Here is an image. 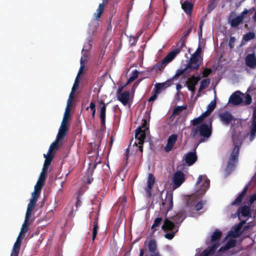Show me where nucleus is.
<instances>
[{
	"mask_svg": "<svg viewBox=\"0 0 256 256\" xmlns=\"http://www.w3.org/2000/svg\"><path fill=\"white\" fill-rule=\"evenodd\" d=\"M212 118H209L206 122L193 128L192 130L190 136L192 138H200V142H203L208 139L212 134Z\"/></svg>",
	"mask_w": 256,
	"mask_h": 256,
	"instance_id": "f257e3e1",
	"label": "nucleus"
},
{
	"mask_svg": "<svg viewBox=\"0 0 256 256\" xmlns=\"http://www.w3.org/2000/svg\"><path fill=\"white\" fill-rule=\"evenodd\" d=\"M202 62V57H198L192 54L186 66L184 68L178 70L174 78H178L182 74L186 75L192 72L197 71L200 68Z\"/></svg>",
	"mask_w": 256,
	"mask_h": 256,
	"instance_id": "f03ea898",
	"label": "nucleus"
},
{
	"mask_svg": "<svg viewBox=\"0 0 256 256\" xmlns=\"http://www.w3.org/2000/svg\"><path fill=\"white\" fill-rule=\"evenodd\" d=\"M250 12H251V10H248L247 9H245L240 15L236 17H234L236 15L235 12H232L228 16V22L232 28L237 27L240 24H242L244 18H250Z\"/></svg>",
	"mask_w": 256,
	"mask_h": 256,
	"instance_id": "7ed1b4c3",
	"label": "nucleus"
},
{
	"mask_svg": "<svg viewBox=\"0 0 256 256\" xmlns=\"http://www.w3.org/2000/svg\"><path fill=\"white\" fill-rule=\"evenodd\" d=\"M178 52V50H172L161 61L154 66L152 70H155L157 74H161L166 66L176 57Z\"/></svg>",
	"mask_w": 256,
	"mask_h": 256,
	"instance_id": "20e7f679",
	"label": "nucleus"
},
{
	"mask_svg": "<svg viewBox=\"0 0 256 256\" xmlns=\"http://www.w3.org/2000/svg\"><path fill=\"white\" fill-rule=\"evenodd\" d=\"M240 150V146L236 145L232 152L226 168V171L228 174L230 173L232 171L234 170L236 167V163L238 161Z\"/></svg>",
	"mask_w": 256,
	"mask_h": 256,
	"instance_id": "39448f33",
	"label": "nucleus"
},
{
	"mask_svg": "<svg viewBox=\"0 0 256 256\" xmlns=\"http://www.w3.org/2000/svg\"><path fill=\"white\" fill-rule=\"evenodd\" d=\"M148 252L144 256H162L158 250L156 242L154 239L150 240L148 244Z\"/></svg>",
	"mask_w": 256,
	"mask_h": 256,
	"instance_id": "423d86ee",
	"label": "nucleus"
},
{
	"mask_svg": "<svg viewBox=\"0 0 256 256\" xmlns=\"http://www.w3.org/2000/svg\"><path fill=\"white\" fill-rule=\"evenodd\" d=\"M89 217L90 220V222H93L94 224L92 236V240L94 241L96 236L98 234V214L96 211L93 210L90 212Z\"/></svg>",
	"mask_w": 256,
	"mask_h": 256,
	"instance_id": "0eeeda50",
	"label": "nucleus"
},
{
	"mask_svg": "<svg viewBox=\"0 0 256 256\" xmlns=\"http://www.w3.org/2000/svg\"><path fill=\"white\" fill-rule=\"evenodd\" d=\"M185 180V176L182 171L176 172L173 176L172 187L174 189L178 188Z\"/></svg>",
	"mask_w": 256,
	"mask_h": 256,
	"instance_id": "6e6552de",
	"label": "nucleus"
},
{
	"mask_svg": "<svg viewBox=\"0 0 256 256\" xmlns=\"http://www.w3.org/2000/svg\"><path fill=\"white\" fill-rule=\"evenodd\" d=\"M108 103H105L103 100H100L99 102L100 105V114L99 117L100 119V124L102 128H106V106Z\"/></svg>",
	"mask_w": 256,
	"mask_h": 256,
	"instance_id": "1a4fd4ad",
	"label": "nucleus"
},
{
	"mask_svg": "<svg viewBox=\"0 0 256 256\" xmlns=\"http://www.w3.org/2000/svg\"><path fill=\"white\" fill-rule=\"evenodd\" d=\"M218 118L221 122L228 126L235 120L234 117L228 111H224L218 114Z\"/></svg>",
	"mask_w": 256,
	"mask_h": 256,
	"instance_id": "9d476101",
	"label": "nucleus"
},
{
	"mask_svg": "<svg viewBox=\"0 0 256 256\" xmlns=\"http://www.w3.org/2000/svg\"><path fill=\"white\" fill-rule=\"evenodd\" d=\"M44 157L46 158V160L44 162L42 172H41L39 178L46 180L47 176L48 166L50 165L54 157V155L50 154V156H46V154H44Z\"/></svg>",
	"mask_w": 256,
	"mask_h": 256,
	"instance_id": "9b49d317",
	"label": "nucleus"
},
{
	"mask_svg": "<svg viewBox=\"0 0 256 256\" xmlns=\"http://www.w3.org/2000/svg\"><path fill=\"white\" fill-rule=\"evenodd\" d=\"M176 78H170L166 82L162 83H156L155 84L154 90H156V93H160L162 90H164L170 87L173 84V80Z\"/></svg>",
	"mask_w": 256,
	"mask_h": 256,
	"instance_id": "f8f14e48",
	"label": "nucleus"
},
{
	"mask_svg": "<svg viewBox=\"0 0 256 256\" xmlns=\"http://www.w3.org/2000/svg\"><path fill=\"white\" fill-rule=\"evenodd\" d=\"M200 80V77L199 76H195L194 75H192L190 78H188L186 84L188 90L192 93L194 92L196 86L198 84Z\"/></svg>",
	"mask_w": 256,
	"mask_h": 256,
	"instance_id": "ddd939ff",
	"label": "nucleus"
},
{
	"mask_svg": "<svg viewBox=\"0 0 256 256\" xmlns=\"http://www.w3.org/2000/svg\"><path fill=\"white\" fill-rule=\"evenodd\" d=\"M146 136V132L141 130V128H137L136 130L134 144H143Z\"/></svg>",
	"mask_w": 256,
	"mask_h": 256,
	"instance_id": "4468645a",
	"label": "nucleus"
},
{
	"mask_svg": "<svg viewBox=\"0 0 256 256\" xmlns=\"http://www.w3.org/2000/svg\"><path fill=\"white\" fill-rule=\"evenodd\" d=\"M245 63L247 66L252 68H256V56L254 52L252 54H248L245 58Z\"/></svg>",
	"mask_w": 256,
	"mask_h": 256,
	"instance_id": "2eb2a0df",
	"label": "nucleus"
},
{
	"mask_svg": "<svg viewBox=\"0 0 256 256\" xmlns=\"http://www.w3.org/2000/svg\"><path fill=\"white\" fill-rule=\"evenodd\" d=\"M178 139V135L176 134H171L167 140V143L164 147V150L166 152H170L172 150L174 144Z\"/></svg>",
	"mask_w": 256,
	"mask_h": 256,
	"instance_id": "dca6fc26",
	"label": "nucleus"
},
{
	"mask_svg": "<svg viewBox=\"0 0 256 256\" xmlns=\"http://www.w3.org/2000/svg\"><path fill=\"white\" fill-rule=\"evenodd\" d=\"M203 178L204 181L200 190V192H202V193H204L210 187V180L207 178L206 176L200 175L198 178L196 184H200Z\"/></svg>",
	"mask_w": 256,
	"mask_h": 256,
	"instance_id": "f3484780",
	"label": "nucleus"
},
{
	"mask_svg": "<svg viewBox=\"0 0 256 256\" xmlns=\"http://www.w3.org/2000/svg\"><path fill=\"white\" fill-rule=\"evenodd\" d=\"M241 92L237 91L232 94L229 98V102L234 105H238L243 102V99L240 96Z\"/></svg>",
	"mask_w": 256,
	"mask_h": 256,
	"instance_id": "a211bd4d",
	"label": "nucleus"
},
{
	"mask_svg": "<svg viewBox=\"0 0 256 256\" xmlns=\"http://www.w3.org/2000/svg\"><path fill=\"white\" fill-rule=\"evenodd\" d=\"M164 206H166L168 211L171 210L173 207V196L170 192L166 193L164 200L162 202Z\"/></svg>",
	"mask_w": 256,
	"mask_h": 256,
	"instance_id": "6ab92c4d",
	"label": "nucleus"
},
{
	"mask_svg": "<svg viewBox=\"0 0 256 256\" xmlns=\"http://www.w3.org/2000/svg\"><path fill=\"white\" fill-rule=\"evenodd\" d=\"M219 246V243L214 242L212 244L211 246L209 247L207 249H205L198 256H209L210 255H212L214 254L215 251Z\"/></svg>",
	"mask_w": 256,
	"mask_h": 256,
	"instance_id": "aec40b11",
	"label": "nucleus"
},
{
	"mask_svg": "<svg viewBox=\"0 0 256 256\" xmlns=\"http://www.w3.org/2000/svg\"><path fill=\"white\" fill-rule=\"evenodd\" d=\"M198 158L196 152H190L186 154L185 156V162L188 166H192L197 160Z\"/></svg>",
	"mask_w": 256,
	"mask_h": 256,
	"instance_id": "412c9836",
	"label": "nucleus"
},
{
	"mask_svg": "<svg viewBox=\"0 0 256 256\" xmlns=\"http://www.w3.org/2000/svg\"><path fill=\"white\" fill-rule=\"evenodd\" d=\"M248 186L249 184H248L244 186L242 191L240 194L236 199L231 203L232 206H239L241 204L244 197L248 190Z\"/></svg>",
	"mask_w": 256,
	"mask_h": 256,
	"instance_id": "4be33fe9",
	"label": "nucleus"
},
{
	"mask_svg": "<svg viewBox=\"0 0 256 256\" xmlns=\"http://www.w3.org/2000/svg\"><path fill=\"white\" fill-rule=\"evenodd\" d=\"M46 182V180L39 178L36 184L34 186V190L32 193V195H34L36 196H39L40 191L42 190V188L44 184V182Z\"/></svg>",
	"mask_w": 256,
	"mask_h": 256,
	"instance_id": "5701e85b",
	"label": "nucleus"
},
{
	"mask_svg": "<svg viewBox=\"0 0 256 256\" xmlns=\"http://www.w3.org/2000/svg\"><path fill=\"white\" fill-rule=\"evenodd\" d=\"M162 228L164 232L175 230L176 228H176L174 224L168 218L164 220Z\"/></svg>",
	"mask_w": 256,
	"mask_h": 256,
	"instance_id": "b1692460",
	"label": "nucleus"
},
{
	"mask_svg": "<svg viewBox=\"0 0 256 256\" xmlns=\"http://www.w3.org/2000/svg\"><path fill=\"white\" fill-rule=\"evenodd\" d=\"M130 94L129 91H124L120 94L118 99L124 106H126L129 102Z\"/></svg>",
	"mask_w": 256,
	"mask_h": 256,
	"instance_id": "393cba45",
	"label": "nucleus"
},
{
	"mask_svg": "<svg viewBox=\"0 0 256 256\" xmlns=\"http://www.w3.org/2000/svg\"><path fill=\"white\" fill-rule=\"evenodd\" d=\"M20 236H18V237L16 242L14 244L10 255H13L15 256H18L21 246V240L20 238Z\"/></svg>",
	"mask_w": 256,
	"mask_h": 256,
	"instance_id": "a878e982",
	"label": "nucleus"
},
{
	"mask_svg": "<svg viewBox=\"0 0 256 256\" xmlns=\"http://www.w3.org/2000/svg\"><path fill=\"white\" fill-rule=\"evenodd\" d=\"M193 4L188 0L184 2L182 4V8L184 12L188 14H191L193 8Z\"/></svg>",
	"mask_w": 256,
	"mask_h": 256,
	"instance_id": "bb28decb",
	"label": "nucleus"
},
{
	"mask_svg": "<svg viewBox=\"0 0 256 256\" xmlns=\"http://www.w3.org/2000/svg\"><path fill=\"white\" fill-rule=\"evenodd\" d=\"M59 140L56 138V140L52 142L49 148L48 154H46V156H50V154L54 155L52 154V152L54 150H58L61 145V144H59Z\"/></svg>",
	"mask_w": 256,
	"mask_h": 256,
	"instance_id": "cd10ccee",
	"label": "nucleus"
},
{
	"mask_svg": "<svg viewBox=\"0 0 256 256\" xmlns=\"http://www.w3.org/2000/svg\"><path fill=\"white\" fill-rule=\"evenodd\" d=\"M156 181V179L154 176L152 174H149L148 180H147V191L150 193V190H152L153 187L154 182Z\"/></svg>",
	"mask_w": 256,
	"mask_h": 256,
	"instance_id": "c85d7f7f",
	"label": "nucleus"
},
{
	"mask_svg": "<svg viewBox=\"0 0 256 256\" xmlns=\"http://www.w3.org/2000/svg\"><path fill=\"white\" fill-rule=\"evenodd\" d=\"M242 228V227H240L238 224H236L235 226L234 230H232L230 232V235L234 238H236L240 236L242 233V232L241 231Z\"/></svg>",
	"mask_w": 256,
	"mask_h": 256,
	"instance_id": "c756f323",
	"label": "nucleus"
},
{
	"mask_svg": "<svg viewBox=\"0 0 256 256\" xmlns=\"http://www.w3.org/2000/svg\"><path fill=\"white\" fill-rule=\"evenodd\" d=\"M250 208L246 206H244L238 209V212L242 214V215L246 217L249 216L250 214Z\"/></svg>",
	"mask_w": 256,
	"mask_h": 256,
	"instance_id": "7c9ffc66",
	"label": "nucleus"
},
{
	"mask_svg": "<svg viewBox=\"0 0 256 256\" xmlns=\"http://www.w3.org/2000/svg\"><path fill=\"white\" fill-rule=\"evenodd\" d=\"M256 133V116L254 114L253 116V120L252 121V128H251V130H250V138L251 140H252L254 138Z\"/></svg>",
	"mask_w": 256,
	"mask_h": 256,
	"instance_id": "2f4dec72",
	"label": "nucleus"
},
{
	"mask_svg": "<svg viewBox=\"0 0 256 256\" xmlns=\"http://www.w3.org/2000/svg\"><path fill=\"white\" fill-rule=\"evenodd\" d=\"M87 57H88V56L86 54H84V56L81 58L80 62V66L76 78H78L80 76V75L82 73V72L84 70V62L86 61Z\"/></svg>",
	"mask_w": 256,
	"mask_h": 256,
	"instance_id": "473e14b6",
	"label": "nucleus"
},
{
	"mask_svg": "<svg viewBox=\"0 0 256 256\" xmlns=\"http://www.w3.org/2000/svg\"><path fill=\"white\" fill-rule=\"evenodd\" d=\"M210 84V80L209 78L202 80L200 84V86L198 89V92L202 91L208 87Z\"/></svg>",
	"mask_w": 256,
	"mask_h": 256,
	"instance_id": "72a5a7b5",
	"label": "nucleus"
},
{
	"mask_svg": "<svg viewBox=\"0 0 256 256\" xmlns=\"http://www.w3.org/2000/svg\"><path fill=\"white\" fill-rule=\"evenodd\" d=\"M222 236V232L218 230H216L211 236V241L216 242L219 240Z\"/></svg>",
	"mask_w": 256,
	"mask_h": 256,
	"instance_id": "f704fd0d",
	"label": "nucleus"
},
{
	"mask_svg": "<svg viewBox=\"0 0 256 256\" xmlns=\"http://www.w3.org/2000/svg\"><path fill=\"white\" fill-rule=\"evenodd\" d=\"M138 76V72L135 70L132 71L130 77L128 78L126 85H128L136 79Z\"/></svg>",
	"mask_w": 256,
	"mask_h": 256,
	"instance_id": "c9c22d12",
	"label": "nucleus"
},
{
	"mask_svg": "<svg viewBox=\"0 0 256 256\" xmlns=\"http://www.w3.org/2000/svg\"><path fill=\"white\" fill-rule=\"evenodd\" d=\"M162 221V217H158L156 218L152 225L151 226V229L152 230V233L154 234L156 230L154 228L157 226H159Z\"/></svg>",
	"mask_w": 256,
	"mask_h": 256,
	"instance_id": "e433bc0d",
	"label": "nucleus"
},
{
	"mask_svg": "<svg viewBox=\"0 0 256 256\" xmlns=\"http://www.w3.org/2000/svg\"><path fill=\"white\" fill-rule=\"evenodd\" d=\"M185 218L184 214L182 212H179L173 218L176 224H180Z\"/></svg>",
	"mask_w": 256,
	"mask_h": 256,
	"instance_id": "4c0bfd02",
	"label": "nucleus"
},
{
	"mask_svg": "<svg viewBox=\"0 0 256 256\" xmlns=\"http://www.w3.org/2000/svg\"><path fill=\"white\" fill-rule=\"evenodd\" d=\"M29 225L30 223L28 222V220H24V222L22 225V227L19 234L20 236H22V234L26 233L28 231Z\"/></svg>",
	"mask_w": 256,
	"mask_h": 256,
	"instance_id": "58836bf2",
	"label": "nucleus"
},
{
	"mask_svg": "<svg viewBox=\"0 0 256 256\" xmlns=\"http://www.w3.org/2000/svg\"><path fill=\"white\" fill-rule=\"evenodd\" d=\"M256 34L254 32H248L243 35L242 40L245 42H248L254 38Z\"/></svg>",
	"mask_w": 256,
	"mask_h": 256,
	"instance_id": "ea45409f",
	"label": "nucleus"
},
{
	"mask_svg": "<svg viewBox=\"0 0 256 256\" xmlns=\"http://www.w3.org/2000/svg\"><path fill=\"white\" fill-rule=\"evenodd\" d=\"M186 106H176L173 110V115L180 114L186 108Z\"/></svg>",
	"mask_w": 256,
	"mask_h": 256,
	"instance_id": "a19ab883",
	"label": "nucleus"
},
{
	"mask_svg": "<svg viewBox=\"0 0 256 256\" xmlns=\"http://www.w3.org/2000/svg\"><path fill=\"white\" fill-rule=\"evenodd\" d=\"M104 10V4H100V5L98 6V8L97 10V12L94 13V14L96 19V20H98L100 18L101 14L103 12Z\"/></svg>",
	"mask_w": 256,
	"mask_h": 256,
	"instance_id": "79ce46f5",
	"label": "nucleus"
},
{
	"mask_svg": "<svg viewBox=\"0 0 256 256\" xmlns=\"http://www.w3.org/2000/svg\"><path fill=\"white\" fill-rule=\"evenodd\" d=\"M186 40L184 39L183 38H181L180 41L177 44V46H178V47L173 50H178L179 52L178 53V54L181 52L182 48L186 46Z\"/></svg>",
	"mask_w": 256,
	"mask_h": 256,
	"instance_id": "37998d69",
	"label": "nucleus"
},
{
	"mask_svg": "<svg viewBox=\"0 0 256 256\" xmlns=\"http://www.w3.org/2000/svg\"><path fill=\"white\" fill-rule=\"evenodd\" d=\"M38 196L32 194V198L30 200V202L28 204V208L33 210L34 206L36 205L38 199Z\"/></svg>",
	"mask_w": 256,
	"mask_h": 256,
	"instance_id": "c03bdc74",
	"label": "nucleus"
},
{
	"mask_svg": "<svg viewBox=\"0 0 256 256\" xmlns=\"http://www.w3.org/2000/svg\"><path fill=\"white\" fill-rule=\"evenodd\" d=\"M216 0H210L208 5V11L210 12L212 11L216 6Z\"/></svg>",
	"mask_w": 256,
	"mask_h": 256,
	"instance_id": "a18cd8bd",
	"label": "nucleus"
},
{
	"mask_svg": "<svg viewBox=\"0 0 256 256\" xmlns=\"http://www.w3.org/2000/svg\"><path fill=\"white\" fill-rule=\"evenodd\" d=\"M178 232V228H176L175 230L170 231V232H167L164 234V237L168 240H172L174 238L175 234Z\"/></svg>",
	"mask_w": 256,
	"mask_h": 256,
	"instance_id": "49530a36",
	"label": "nucleus"
},
{
	"mask_svg": "<svg viewBox=\"0 0 256 256\" xmlns=\"http://www.w3.org/2000/svg\"><path fill=\"white\" fill-rule=\"evenodd\" d=\"M202 122L203 120L199 116L191 120L192 125L196 127L202 124Z\"/></svg>",
	"mask_w": 256,
	"mask_h": 256,
	"instance_id": "de8ad7c7",
	"label": "nucleus"
},
{
	"mask_svg": "<svg viewBox=\"0 0 256 256\" xmlns=\"http://www.w3.org/2000/svg\"><path fill=\"white\" fill-rule=\"evenodd\" d=\"M148 122L146 120H142V123L141 126H138V128H141V130L146 132L148 129Z\"/></svg>",
	"mask_w": 256,
	"mask_h": 256,
	"instance_id": "09e8293b",
	"label": "nucleus"
},
{
	"mask_svg": "<svg viewBox=\"0 0 256 256\" xmlns=\"http://www.w3.org/2000/svg\"><path fill=\"white\" fill-rule=\"evenodd\" d=\"M66 134L67 132L59 128L56 138L60 140L66 136Z\"/></svg>",
	"mask_w": 256,
	"mask_h": 256,
	"instance_id": "8fccbe9b",
	"label": "nucleus"
},
{
	"mask_svg": "<svg viewBox=\"0 0 256 256\" xmlns=\"http://www.w3.org/2000/svg\"><path fill=\"white\" fill-rule=\"evenodd\" d=\"M66 134L67 132L59 128L56 138L60 140L66 136Z\"/></svg>",
	"mask_w": 256,
	"mask_h": 256,
	"instance_id": "3c124183",
	"label": "nucleus"
},
{
	"mask_svg": "<svg viewBox=\"0 0 256 256\" xmlns=\"http://www.w3.org/2000/svg\"><path fill=\"white\" fill-rule=\"evenodd\" d=\"M216 107V101L215 100L210 102V103L208 106V110L211 112Z\"/></svg>",
	"mask_w": 256,
	"mask_h": 256,
	"instance_id": "603ef678",
	"label": "nucleus"
},
{
	"mask_svg": "<svg viewBox=\"0 0 256 256\" xmlns=\"http://www.w3.org/2000/svg\"><path fill=\"white\" fill-rule=\"evenodd\" d=\"M205 204L204 202H203L202 200L198 202L195 206L194 208L195 210L196 211H198L200 210H202L204 206V204Z\"/></svg>",
	"mask_w": 256,
	"mask_h": 256,
	"instance_id": "864d4df0",
	"label": "nucleus"
},
{
	"mask_svg": "<svg viewBox=\"0 0 256 256\" xmlns=\"http://www.w3.org/2000/svg\"><path fill=\"white\" fill-rule=\"evenodd\" d=\"M235 42V38L234 36H230L228 42V46L230 49H232L234 48Z\"/></svg>",
	"mask_w": 256,
	"mask_h": 256,
	"instance_id": "5fc2aeb1",
	"label": "nucleus"
},
{
	"mask_svg": "<svg viewBox=\"0 0 256 256\" xmlns=\"http://www.w3.org/2000/svg\"><path fill=\"white\" fill-rule=\"evenodd\" d=\"M33 210L30 209V208H27L26 216H25V220H29L30 218H31L32 216V212Z\"/></svg>",
	"mask_w": 256,
	"mask_h": 256,
	"instance_id": "6e6d98bb",
	"label": "nucleus"
},
{
	"mask_svg": "<svg viewBox=\"0 0 256 256\" xmlns=\"http://www.w3.org/2000/svg\"><path fill=\"white\" fill-rule=\"evenodd\" d=\"M244 102L246 104H250L252 102L251 96L248 94L244 97Z\"/></svg>",
	"mask_w": 256,
	"mask_h": 256,
	"instance_id": "4d7b16f0",
	"label": "nucleus"
},
{
	"mask_svg": "<svg viewBox=\"0 0 256 256\" xmlns=\"http://www.w3.org/2000/svg\"><path fill=\"white\" fill-rule=\"evenodd\" d=\"M212 72L210 68H205L202 72V76L204 78L208 77Z\"/></svg>",
	"mask_w": 256,
	"mask_h": 256,
	"instance_id": "13d9d810",
	"label": "nucleus"
},
{
	"mask_svg": "<svg viewBox=\"0 0 256 256\" xmlns=\"http://www.w3.org/2000/svg\"><path fill=\"white\" fill-rule=\"evenodd\" d=\"M202 52V48L200 46H198L197 48L196 51L192 54L193 55L198 56V57H202L201 54Z\"/></svg>",
	"mask_w": 256,
	"mask_h": 256,
	"instance_id": "bf43d9fd",
	"label": "nucleus"
},
{
	"mask_svg": "<svg viewBox=\"0 0 256 256\" xmlns=\"http://www.w3.org/2000/svg\"><path fill=\"white\" fill-rule=\"evenodd\" d=\"M154 93L148 100V102H154V100H155L158 97V94H160V93H156V90H154Z\"/></svg>",
	"mask_w": 256,
	"mask_h": 256,
	"instance_id": "052dcab7",
	"label": "nucleus"
},
{
	"mask_svg": "<svg viewBox=\"0 0 256 256\" xmlns=\"http://www.w3.org/2000/svg\"><path fill=\"white\" fill-rule=\"evenodd\" d=\"M192 30V27L190 26L188 30L184 32V36L182 38L186 40L188 36L190 34Z\"/></svg>",
	"mask_w": 256,
	"mask_h": 256,
	"instance_id": "680f3d73",
	"label": "nucleus"
},
{
	"mask_svg": "<svg viewBox=\"0 0 256 256\" xmlns=\"http://www.w3.org/2000/svg\"><path fill=\"white\" fill-rule=\"evenodd\" d=\"M78 78H76V80H75V82H74V83L73 85V86H72V92L70 93H72V94L75 91V89L78 86Z\"/></svg>",
	"mask_w": 256,
	"mask_h": 256,
	"instance_id": "e2e57ef3",
	"label": "nucleus"
},
{
	"mask_svg": "<svg viewBox=\"0 0 256 256\" xmlns=\"http://www.w3.org/2000/svg\"><path fill=\"white\" fill-rule=\"evenodd\" d=\"M73 98V94L72 93H70L69 96V98L67 102V106L66 107L70 108L72 105V99Z\"/></svg>",
	"mask_w": 256,
	"mask_h": 256,
	"instance_id": "0e129e2a",
	"label": "nucleus"
},
{
	"mask_svg": "<svg viewBox=\"0 0 256 256\" xmlns=\"http://www.w3.org/2000/svg\"><path fill=\"white\" fill-rule=\"evenodd\" d=\"M61 124L68 126V118H67L65 116H64Z\"/></svg>",
	"mask_w": 256,
	"mask_h": 256,
	"instance_id": "69168bd1",
	"label": "nucleus"
},
{
	"mask_svg": "<svg viewBox=\"0 0 256 256\" xmlns=\"http://www.w3.org/2000/svg\"><path fill=\"white\" fill-rule=\"evenodd\" d=\"M251 10V12H250V15L252 14V11L253 10H254V14L252 16V19H253V20L254 22H256V9L255 8H252Z\"/></svg>",
	"mask_w": 256,
	"mask_h": 256,
	"instance_id": "338daca9",
	"label": "nucleus"
},
{
	"mask_svg": "<svg viewBox=\"0 0 256 256\" xmlns=\"http://www.w3.org/2000/svg\"><path fill=\"white\" fill-rule=\"evenodd\" d=\"M256 200V194L252 195L250 197V203L252 204Z\"/></svg>",
	"mask_w": 256,
	"mask_h": 256,
	"instance_id": "774afa93",
	"label": "nucleus"
}]
</instances>
